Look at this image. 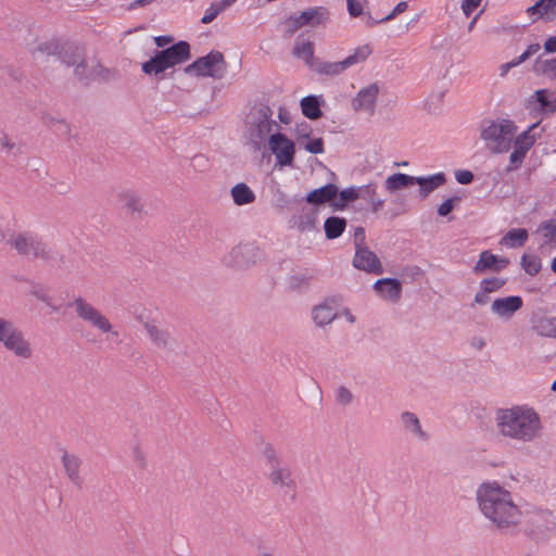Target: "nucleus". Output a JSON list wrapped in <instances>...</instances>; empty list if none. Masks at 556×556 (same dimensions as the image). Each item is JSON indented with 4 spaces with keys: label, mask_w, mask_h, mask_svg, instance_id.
<instances>
[{
    "label": "nucleus",
    "mask_w": 556,
    "mask_h": 556,
    "mask_svg": "<svg viewBox=\"0 0 556 556\" xmlns=\"http://www.w3.org/2000/svg\"><path fill=\"white\" fill-rule=\"evenodd\" d=\"M476 495L479 509L496 530L505 531L517 526L520 510L510 492L498 482L481 483Z\"/></svg>",
    "instance_id": "f257e3e1"
},
{
    "label": "nucleus",
    "mask_w": 556,
    "mask_h": 556,
    "mask_svg": "<svg viewBox=\"0 0 556 556\" xmlns=\"http://www.w3.org/2000/svg\"><path fill=\"white\" fill-rule=\"evenodd\" d=\"M154 43L157 49L148 61L141 64V71L157 81L166 77L173 78L175 71L169 74L166 71L191 59V47L188 41L174 42L173 36L160 35L154 37Z\"/></svg>",
    "instance_id": "f03ea898"
},
{
    "label": "nucleus",
    "mask_w": 556,
    "mask_h": 556,
    "mask_svg": "<svg viewBox=\"0 0 556 556\" xmlns=\"http://www.w3.org/2000/svg\"><path fill=\"white\" fill-rule=\"evenodd\" d=\"M495 421L504 437L523 442L541 437V418L531 407L516 405L510 408H497Z\"/></svg>",
    "instance_id": "7ed1b4c3"
},
{
    "label": "nucleus",
    "mask_w": 556,
    "mask_h": 556,
    "mask_svg": "<svg viewBox=\"0 0 556 556\" xmlns=\"http://www.w3.org/2000/svg\"><path fill=\"white\" fill-rule=\"evenodd\" d=\"M273 110L267 103H255L247 115V137L248 144L253 151H260L265 148L267 136L274 126H278L271 118Z\"/></svg>",
    "instance_id": "20e7f679"
},
{
    "label": "nucleus",
    "mask_w": 556,
    "mask_h": 556,
    "mask_svg": "<svg viewBox=\"0 0 556 556\" xmlns=\"http://www.w3.org/2000/svg\"><path fill=\"white\" fill-rule=\"evenodd\" d=\"M517 132L515 123L507 118L484 119L480 126V138L492 153L509 151Z\"/></svg>",
    "instance_id": "39448f33"
},
{
    "label": "nucleus",
    "mask_w": 556,
    "mask_h": 556,
    "mask_svg": "<svg viewBox=\"0 0 556 556\" xmlns=\"http://www.w3.org/2000/svg\"><path fill=\"white\" fill-rule=\"evenodd\" d=\"M519 531L536 544L546 542L556 529L553 513L548 509L532 507L520 511Z\"/></svg>",
    "instance_id": "423d86ee"
},
{
    "label": "nucleus",
    "mask_w": 556,
    "mask_h": 556,
    "mask_svg": "<svg viewBox=\"0 0 556 556\" xmlns=\"http://www.w3.org/2000/svg\"><path fill=\"white\" fill-rule=\"evenodd\" d=\"M31 56L38 61H45L49 56H56L62 64L73 67L79 59L86 55L85 48L71 41L60 42L49 40L39 43L30 51Z\"/></svg>",
    "instance_id": "0eeeda50"
},
{
    "label": "nucleus",
    "mask_w": 556,
    "mask_h": 556,
    "mask_svg": "<svg viewBox=\"0 0 556 556\" xmlns=\"http://www.w3.org/2000/svg\"><path fill=\"white\" fill-rule=\"evenodd\" d=\"M227 72V63L224 54L219 51H211L204 56L193 61L184 68L186 75H194L198 77H212L222 79Z\"/></svg>",
    "instance_id": "6e6552de"
},
{
    "label": "nucleus",
    "mask_w": 556,
    "mask_h": 556,
    "mask_svg": "<svg viewBox=\"0 0 556 556\" xmlns=\"http://www.w3.org/2000/svg\"><path fill=\"white\" fill-rule=\"evenodd\" d=\"M0 342L3 346L22 358H29L33 354L29 342L13 321L0 317Z\"/></svg>",
    "instance_id": "1a4fd4ad"
},
{
    "label": "nucleus",
    "mask_w": 556,
    "mask_h": 556,
    "mask_svg": "<svg viewBox=\"0 0 556 556\" xmlns=\"http://www.w3.org/2000/svg\"><path fill=\"white\" fill-rule=\"evenodd\" d=\"M263 257L258 245H232L223 257V263L232 268L247 269Z\"/></svg>",
    "instance_id": "9d476101"
},
{
    "label": "nucleus",
    "mask_w": 556,
    "mask_h": 556,
    "mask_svg": "<svg viewBox=\"0 0 556 556\" xmlns=\"http://www.w3.org/2000/svg\"><path fill=\"white\" fill-rule=\"evenodd\" d=\"M17 253L28 261L41 260L51 267H61L65 263V255L56 245H14Z\"/></svg>",
    "instance_id": "9b49d317"
},
{
    "label": "nucleus",
    "mask_w": 556,
    "mask_h": 556,
    "mask_svg": "<svg viewBox=\"0 0 556 556\" xmlns=\"http://www.w3.org/2000/svg\"><path fill=\"white\" fill-rule=\"evenodd\" d=\"M68 306H74L77 316L81 320L89 323L91 326L99 329L103 333L111 332L112 336H118L117 331L112 330L110 320L99 309H97L81 296L74 299L73 302L68 303Z\"/></svg>",
    "instance_id": "f8f14e48"
},
{
    "label": "nucleus",
    "mask_w": 556,
    "mask_h": 556,
    "mask_svg": "<svg viewBox=\"0 0 556 556\" xmlns=\"http://www.w3.org/2000/svg\"><path fill=\"white\" fill-rule=\"evenodd\" d=\"M268 148L279 167L293 166L295 144L286 134L277 131L268 137Z\"/></svg>",
    "instance_id": "ddd939ff"
},
{
    "label": "nucleus",
    "mask_w": 556,
    "mask_h": 556,
    "mask_svg": "<svg viewBox=\"0 0 556 556\" xmlns=\"http://www.w3.org/2000/svg\"><path fill=\"white\" fill-rule=\"evenodd\" d=\"M353 266L366 273L381 275L383 273L382 264L375 252L368 249V245H355V255Z\"/></svg>",
    "instance_id": "4468645a"
},
{
    "label": "nucleus",
    "mask_w": 556,
    "mask_h": 556,
    "mask_svg": "<svg viewBox=\"0 0 556 556\" xmlns=\"http://www.w3.org/2000/svg\"><path fill=\"white\" fill-rule=\"evenodd\" d=\"M73 68L75 78L85 86L90 85L97 79H105L109 74V71L99 62L93 66H89L86 55L79 59Z\"/></svg>",
    "instance_id": "2eb2a0df"
},
{
    "label": "nucleus",
    "mask_w": 556,
    "mask_h": 556,
    "mask_svg": "<svg viewBox=\"0 0 556 556\" xmlns=\"http://www.w3.org/2000/svg\"><path fill=\"white\" fill-rule=\"evenodd\" d=\"M508 265L509 260L507 257L495 255L491 251L485 250L480 253L479 260L473 266V273L477 275L488 271L498 273Z\"/></svg>",
    "instance_id": "dca6fc26"
},
{
    "label": "nucleus",
    "mask_w": 556,
    "mask_h": 556,
    "mask_svg": "<svg viewBox=\"0 0 556 556\" xmlns=\"http://www.w3.org/2000/svg\"><path fill=\"white\" fill-rule=\"evenodd\" d=\"M379 93V87L376 83L362 88L352 100L354 111H365L372 115L376 109V101Z\"/></svg>",
    "instance_id": "f3484780"
},
{
    "label": "nucleus",
    "mask_w": 556,
    "mask_h": 556,
    "mask_svg": "<svg viewBox=\"0 0 556 556\" xmlns=\"http://www.w3.org/2000/svg\"><path fill=\"white\" fill-rule=\"evenodd\" d=\"M372 288L380 298L392 303H397L402 296V282L397 278H380Z\"/></svg>",
    "instance_id": "a211bd4d"
},
{
    "label": "nucleus",
    "mask_w": 556,
    "mask_h": 556,
    "mask_svg": "<svg viewBox=\"0 0 556 556\" xmlns=\"http://www.w3.org/2000/svg\"><path fill=\"white\" fill-rule=\"evenodd\" d=\"M523 306V300L520 295H508L505 298L495 299L492 302V312L504 318L509 319Z\"/></svg>",
    "instance_id": "6ab92c4d"
},
{
    "label": "nucleus",
    "mask_w": 556,
    "mask_h": 556,
    "mask_svg": "<svg viewBox=\"0 0 556 556\" xmlns=\"http://www.w3.org/2000/svg\"><path fill=\"white\" fill-rule=\"evenodd\" d=\"M338 301L334 296L327 298L324 302L315 305L312 309V318L316 326L325 327L331 324L337 318L334 312Z\"/></svg>",
    "instance_id": "aec40b11"
},
{
    "label": "nucleus",
    "mask_w": 556,
    "mask_h": 556,
    "mask_svg": "<svg viewBox=\"0 0 556 556\" xmlns=\"http://www.w3.org/2000/svg\"><path fill=\"white\" fill-rule=\"evenodd\" d=\"M266 478L275 488L285 489V494H290L291 500H295L296 483L292 477L291 469L288 467L282 470H274L273 472H265Z\"/></svg>",
    "instance_id": "412c9836"
},
{
    "label": "nucleus",
    "mask_w": 556,
    "mask_h": 556,
    "mask_svg": "<svg viewBox=\"0 0 556 556\" xmlns=\"http://www.w3.org/2000/svg\"><path fill=\"white\" fill-rule=\"evenodd\" d=\"M338 193L339 188L334 184L329 182L308 192L305 197V201L315 206L325 203H329L332 206V202L337 199Z\"/></svg>",
    "instance_id": "4be33fe9"
},
{
    "label": "nucleus",
    "mask_w": 556,
    "mask_h": 556,
    "mask_svg": "<svg viewBox=\"0 0 556 556\" xmlns=\"http://www.w3.org/2000/svg\"><path fill=\"white\" fill-rule=\"evenodd\" d=\"M117 198L122 208L126 210L127 214H129L131 218H141L146 214L141 198L137 192L126 190L121 192Z\"/></svg>",
    "instance_id": "5701e85b"
},
{
    "label": "nucleus",
    "mask_w": 556,
    "mask_h": 556,
    "mask_svg": "<svg viewBox=\"0 0 556 556\" xmlns=\"http://www.w3.org/2000/svg\"><path fill=\"white\" fill-rule=\"evenodd\" d=\"M61 460L67 478L80 490L83 488V478L79 475L81 459L77 455L70 454L65 451Z\"/></svg>",
    "instance_id": "b1692460"
},
{
    "label": "nucleus",
    "mask_w": 556,
    "mask_h": 556,
    "mask_svg": "<svg viewBox=\"0 0 556 556\" xmlns=\"http://www.w3.org/2000/svg\"><path fill=\"white\" fill-rule=\"evenodd\" d=\"M446 182V176L440 172L427 177H415V185L419 186V197L426 199L429 194Z\"/></svg>",
    "instance_id": "393cba45"
},
{
    "label": "nucleus",
    "mask_w": 556,
    "mask_h": 556,
    "mask_svg": "<svg viewBox=\"0 0 556 556\" xmlns=\"http://www.w3.org/2000/svg\"><path fill=\"white\" fill-rule=\"evenodd\" d=\"M325 103L323 96L309 94L301 99L300 106L302 114L311 119L316 121L323 116L320 106Z\"/></svg>",
    "instance_id": "a878e982"
},
{
    "label": "nucleus",
    "mask_w": 556,
    "mask_h": 556,
    "mask_svg": "<svg viewBox=\"0 0 556 556\" xmlns=\"http://www.w3.org/2000/svg\"><path fill=\"white\" fill-rule=\"evenodd\" d=\"M530 329L540 337L556 338V317L534 316Z\"/></svg>",
    "instance_id": "bb28decb"
},
{
    "label": "nucleus",
    "mask_w": 556,
    "mask_h": 556,
    "mask_svg": "<svg viewBox=\"0 0 556 556\" xmlns=\"http://www.w3.org/2000/svg\"><path fill=\"white\" fill-rule=\"evenodd\" d=\"M530 15H536V18L545 17V21L556 20V0H538L533 5L527 9Z\"/></svg>",
    "instance_id": "cd10ccee"
},
{
    "label": "nucleus",
    "mask_w": 556,
    "mask_h": 556,
    "mask_svg": "<svg viewBox=\"0 0 556 556\" xmlns=\"http://www.w3.org/2000/svg\"><path fill=\"white\" fill-rule=\"evenodd\" d=\"M330 18V12L325 7H315L301 12V20L305 26L317 27L326 24Z\"/></svg>",
    "instance_id": "c85d7f7f"
},
{
    "label": "nucleus",
    "mask_w": 556,
    "mask_h": 556,
    "mask_svg": "<svg viewBox=\"0 0 556 556\" xmlns=\"http://www.w3.org/2000/svg\"><path fill=\"white\" fill-rule=\"evenodd\" d=\"M414 185L415 176H410L403 173L392 174L384 181V187L389 192H395L397 190L405 189Z\"/></svg>",
    "instance_id": "c756f323"
},
{
    "label": "nucleus",
    "mask_w": 556,
    "mask_h": 556,
    "mask_svg": "<svg viewBox=\"0 0 556 556\" xmlns=\"http://www.w3.org/2000/svg\"><path fill=\"white\" fill-rule=\"evenodd\" d=\"M230 193H231L235 204L239 205V206L251 204L255 200L254 192L244 182H239V184L235 185L231 188Z\"/></svg>",
    "instance_id": "7c9ffc66"
},
{
    "label": "nucleus",
    "mask_w": 556,
    "mask_h": 556,
    "mask_svg": "<svg viewBox=\"0 0 556 556\" xmlns=\"http://www.w3.org/2000/svg\"><path fill=\"white\" fill-rule=\"evenodd\" d=\"M346 227V220L343 217L330 216L324 223V230L328 240L339 238Z\"/></svg>",
    "instance_id": "2f4dec72"
},
{
    "label": "nucleus",
    "mask_w": 556,
    "mask_h": 556,
    "mask_svg": "<svg viewBox=\"0 0 556 556\" xmlns=\"http://www.w3.org/2000/svg\"><path fill=\"white\" fill-rule=\"evenodd\" d=\"M313 276L305 273H295L286 279V289L292 292H304L311 286Z\"/></svg>",
    "instance_id": "473e14b6"
},
{
    "label": "nucleus",
    "mask_w": 556,
    "mask_h": 556,
    "mask_svg": "<svg viewBox=\"0 0 556 556\" xmlns=\"http://www.w3.org/2000/svg\"><path fill=\"white\" fill-rule=\"evenodd\" d=\"M144 329L147 330L151 341L161 349H166L170 339V333L166 329H161L153 323H144Z\"/></svg>",
    "instance_id": "72a5a7b5"
},
{
    "label": "nucleus",
    "mask_w": 556,
    "mask_h": 556,
    "mask_svg": "<svg viewBox=\"0 0 556 556\" xmlns=\"http://www.w3.org/2000/svg\"><path fill=\"white\" fill-rule=\"evenodd\" d=\"M534 235L536 240H542V243H556V219L551 218L542 222Z\"/></svg>",
    "instance_id": "f704fd0d"
},
{
    "label": "nucleus",
    "mask_w": 556,
    "mask_h": 556,
    "mask_svg": "<svg viewBox=\"0 0 556 556\" xmlns=\"http://www.w3.org/2000/svg\"><path fill=\"white\" fill-rule=\"evenodd\" d=\"M532 71L538 76L556 79V59L542 60L539 56L533 63Z\"/></svg>",
    "instance_id": "c9c22d12"
},
{
    "label": "nucleus",
    "mask_w": 556,
    "mask_h": 556,
    "mask_svg": "<svg viewBox=\"0 0 556 556\" xmlns=\"http://www.w3.org/2000/svg\"><path fill=\"white\" fill-rule=\"evenodd\" d=\"M293 55L302 59L311 68L317 60L314 59V43L309 40L301 43H295L293 48Z\"/></svg>",
    "instance_id": "e433bc0d"
},
{
    "label": "nucleus",
    "mask_w": 556,
    "mask_h": 556,
    "mask_svg": "<svg viewBox=\"0 0 556 556\" xmlns=\"http://www.w3.org/2000/svg\"><path fill=\"white\" fill-rule=\"evenodd\" d=\"M0 241H5V243H35L37 237L29 231L15 233L7 229L0 230Z\"/></svg>",
    "instance_id": "4c0bfd02"
},
{
    "label": "nucleus",
    "mask_w": 556,
    "mask_h": 556,
    "mask_svg": "<svg viewBox=\"0 0 556 556\" xmlns=\"http://www.w3.org/2000/svg\"><path fill=\"white\" fill-rule=\"evenodd\" d=\"M401 419L407 431H410L413 434L424 440L428 438L427 433L421 429L419 418L417 417L416 414L410 412H404L401 415Z\"/></svg>",
    "instance_id": "58836bf2"
},
{
    "label": "nucleus",
    "mask_w": 556,
    "mask_h": 556,
    "mask_svg": "<svg viewBox=\"0 0 556 556\" xmlns=\"http://www.w3.org/2000/svg\"><path fill=\"white\" fill-rule=\"evenodd\" d=\"M359 198L357 188L350 187L339 191L337 199L332 202L334 211H342L345 206Z\"/></svg>",
    "instance_id": "ea45409f"
},
{
    "label": "nucleus",
    "mask_w": 556,
    "mask_h": 556,
    "mask_svg": "<svg viewBox=\"0 0 556 556\" xmlns=\"http://www.w3.org/2000/svg\"><path fill=\"white\" fill-rule=\"evenodd\" d=\"M348 68L344 60L341 62H319L316 61L313 71L320 75H338Z\"/></svg>",
    "instance_id": "a19ab883"
},
{
    "label": "nucleus",
    "mask_w": 556,
    "mask_h": 556,
    "mask_svg": "<svg viewBox=\"0 0 556 556\" xmlns=\"http://www.w3.org/2000/svg\"><path fill=\"white\" fill-rule=\"evenodd\" d=\"M359 198L366 199L370 202L371 208L374 212H377L383 206V200L377 199L376 191H377V185L376 184H368L365 186H362L357 188Z\"/></svg>",
    "instance_id": "79ce46f5"
},
{
    "label": "nucleus",
    "mask_w": 556,
    "mask_h": 556,
    "mask_svg": "<svg viewBox=\"0 0 556 556\" xmlns=\"http://www.w3.org/2000/svg\"><path fill=\"white\" fill-rule=\"evenodd\" d=\"M535 127V124L531 125L527 130L513 139L514 148L522 151L525 154L533 147L535 143V138L531 135V130Z\"/></svg>",
    "instance_id": "37998d69"
},
{
    "label": "nucleus",
    "mask_w": 556,
    "mask_h": 556,
    "mask_svg": "<svg viewBox=\"0 0 556 556\" xmlns=\"http://www.w3.org/2000/svg\"><path fill=\"white\" fill-rule=\"evenodd\" d=\"M520 265L530 276H535L542 268L541 260L534 254L523 253Z\"/></svg>",
    "instance_id": "c03bdc74"
},
{
    "label": "nucleus",
    "mask_w": 556,
    "mask_h": 556,
    "mask_svg": "<svg viewBox=\"0 0 556 556\" xmlns=\"http://www.w3.org/2000/svg\"><path fill=\"white\" fill-rule=\"evenodd\" d=\"M529 233L526 228L509 229L498 241V243H525Z\"/></svg>",
    "instance_id": "a18cd8bd"
},
{
    "label": "nucleus",
    "mask_w": 556,
    "mask_h": 556,
    "mask_svg": "<svg viewBox=\"0 0 556 556\" xmlns=\"http://www.w3.org/2000/svg\"><path fill=\"white\" fill-rule=\"evenodd\" d=\"M20 281H25L29 283L30 289L28 293L30 295L35 296L38 301H41L45 304H50V295L48 294L47 289L41 283L27 278H21Z\"/></svg>",
    "instance_id": "49530a36"
},
{
    "label": "nucleus",
    "mask_w": 556,
    "mask_h": 556,
    "mask_svg": "<svg viewBox=\"0 0 556 556\" xmlns=\"http://www.w3.org/2000/svg\"><path fill=\"white\" fill-rule=\"evenodd\" d=\"M535 98L540 108L545 113L556 112V97L554 99L548 98L547 89H539L535 91Z\"/></svg>",
    "instance_id": "de8ad7c7"
},
{
    "label": "nucleus",
    "mask_w": 556,
    "mask_h": 556,
    "mask_svg": "<svg viewBox=\"0 0 556 556\" xmlns=\"http://www.w3.org/2000/svg\"><path fill=\"white\" fill-rule=\"evenodd\" d=\"M282 25H283V37H286V38L292 37L300 28L305 26L303 20H301V14L298 16L290 15L282 22Z\"/></svg>",
    "instance_id": "09e8293b"
},
{
    "label": "nucleus",
    "mask_w": 556,
    "mask_h": 556,
    "mask_svg": "<svg viewBox=\"0 0 556 556\" xmlns=\"http://www.w3.org/2000/svg\"><path fill=\"white\" fill-rule=\"evenodd\" d=\"M372 52V49L369 45H364L362 47H358L352 55H349L344 59V62L348 67L365 61Z\"/></svg>",
    "instance_id": "8fccbe9b"
},
{
    "label": "nucleus",
    "mask_w": 556,
    "mask_h": 556,
    "mask_svg": "<svg viewBox=\"0 0 556 556\" xmlns=\"http://www.w3.org/2000/svg\"><path fill=\"white\" fill-rule=\"evenodd\" d=\"M280 457L278 456L275 447L269 442L261 443V459L264 466L276 463Z\"/></svg>",
    "instance_id": "3c124183"
},
{
    "label": "nucleus",
    "mask_w": 556,
    "mask_h": 556,
    "mask_svg": "<svg viewBox=\"0 0 556 556\" xmlns=\"http://www.w3.org/2000/svg\"><path fill=\"white\" fill-rule=\"evenodd\" d=\"M462 197L453 195L442 202L438 207V215L446 217L459 204Z\"/></svg>",
    "instance_id": "603ef678"
},
{
    "label": "nucleus",
    "mask_w": 556,
    "mask_h": 556,
    "mask_svg": "<svg viewBox=\"0 0 556 556\" xmlns=\"http://www.w3.org/2000/svg\"><path fill=\"white\" fill-rule=\"evenodd\" d=\"M505 285V280L496 277L484 278L481 281V288L485 292H494L501 289Z\"/></svg>",
    "instance_id": "864d4df0"
},
{
    "label": "nucleus",
    "mask_w": 556,
    "mask_h": 556,
    "mask_svg": "<svg viewBox=\"0 0 556 556\" xmlns=\"http://www.w3.org/2000/svg\"><path fill=\"white\" fill-rule=\"evenodd\" d=\"M303 148L312 154H321L325 151L324 140L320 137L313 139L309 137Z\"/></svg>",
    "instance_id": "5fc2aeb1"
},
{
    "label": "nucleus",
    "mask_w": 556,
    "mask_h": 556,
    "mask_svg": "<svg viewBox=\"0 0 556 556\" xmlns=\"http://www.w3.org/2000/svg\"><path fill=\"white\" fill-rule=\"evenodd\" d=\"M525 157H526V154L522 151H519L514 148V150L509 156L510 164L507 167V170L509 172V170H515V169L519 168L520 165L522 164Z\"/></svg>",
    "instance_id": "6e6d98bb"
},
{
    "label": "nucleus",
    "mask_w": 556,
    "mask_h": 556,
    "mask_svg": "<svg viewBox=\"0 0 556 556\" xmlns=\"http://www.w3.org/2000/svg\"><path fill=\"white\" fill-rule=\"evenodd\" d=\"M336 400L342 405H349L353 401V394L346 387L341 386L337 390Z\"/></svg>",
    "instance_id": "4d7b16f0"
},
{
    "label": "nucleus",
    "mask_w": 556,
    "mask_h": 556,
    "mask_svg": "<svg viewBox=\"0 0 556 556\" xmlns=\"http://www.w3.org/2000/svg\"><path fill=\"white\" fill-rule=\"evenodd\" d=\"M424 275V271L418 266H405L402 268L401 276L404 278H409L410 280H417L419 277Z\"/></svg>",
    "instance_id": "13d9d810"
},
{
    "label": "nucleus",
    "mask_w": 556,
    "mask_h": 556,
    "mask_svg": "<svg viewBox=\"0 0 556 556\" xmlns=\"http://www.w3.org/2000/svg\"><path fill=\"white\" fill-rule=\"evenodd\" d=\"M219 13H222V11L217 7V4L212 2L210 8L206 9L205 14L202 16L201 23L202 24L212 23Z\"/></svg>",
    "instance_id": "bf43d9fd"
},
{
    "label": "nucleus",
    "mask_w": 556,
    "mask_h": 556,
    "mask_svg": "<svg viewBox=\"0 0 556 556\" xmlns=\"http://www.w3.org/2000/svg\"><path fill=\"white\" fill-rule=\"evenodd\" d=\"M473 173L468 169H458L455 172V179L460 185H469L473 181Z\"/></svg>",
    "instance_id": "052dcab7"
},
{
    "label": "nucleus",
    "mask_w": 556,
    "mask_h": 556,
    "mask_svg": "<svg viewBox=\"0 0 556 556\" xmlns=\"http://www.w3.org/2000/svg\"><path fill=\"white\" fill-rule=\"evenodd\" d=\"M313 132V129L309 124L306 122H302L301 124H298L295 127V135L296 139H309L311 135Z\"/></svg>",
    "instance_id": "680f3d73"
},
{
    "label": "nucleus",
    "mask_w": 556,
    "mask_h": 556,
    "mask_svg": "<svg viewBox=\"0 0 556 556\" xmlns=\"http://www.w3.org/2000/svg\"><path fill=\"white\" fill-rule=\"evenodd\" d=\"M346 4L351 17H358L363 14V7L358 0H346Z\"/></svg>",
    "instance_id": "e2e57ef3"
},
{
    "label": "nucleus",
    "mask_w": 556,
    "mask_h": 556,
    "mask_svg": "<svg viewBox=\"0 0 556 556\" xmlns=\"http://www.w3.org/2000/svg\"><path fill=\"white\" fill-rule=\"evenodd\" d=\"M481 0H463L462 10L466 17H469L471 13L480 5Z\"/></svg>",
    "instance_id": "0e129e2a"
},
{
    "label": "nucleus",
    "mask_w": 556,
    "mask_h": 556,
    "mask_svg": "<svg viewBox=\"0 0 556 556\" xmlns=\"http://www.w3.org/2000/svg\"><path fill=\"white\" fill-rule=\"evenodd\" d=\"M408 8V4L406 1H401L399 2L394 9L386 16L382 17V21H391L393 20L395 16H397L399 14L405 12Z\"/></svg>",
    "instance_id": "69168bd1"
},
{
    "label": "nucleus",
    "mask_w": 556,
    "mask_h": 556,
    "mask_svg": "<svg viewBox=\"0 0 556 556\" xmlns=\"http://www.w3.org/2000/svg\"><path fill=\"white\" fill-rule=\"evenodd\" d=\"M541 49V46L539 43H531L528 46L526 51L521 53L517 59L518 62L523 63L526 60H528L530 56L534 55L536 52H539Z\"/></svg>",
    "instance_id": "338daca9"
},
{
    "label": "nucleus",
    "mask_w": 556,
    "mask_h": 556,
    "mask_svg": "<svg viewBox=\"0 0 556 556\" xmlns=\"http://www.w3.org/2000/svg\"><path fill=\"white\" fill-rule=\"evenodd\" d=\"M192 166L195 169L204 170L208 166V160L202 154H197L192 157Z\"/></svg>",
    "instance_id": "774afa93"
}]
</instances>
